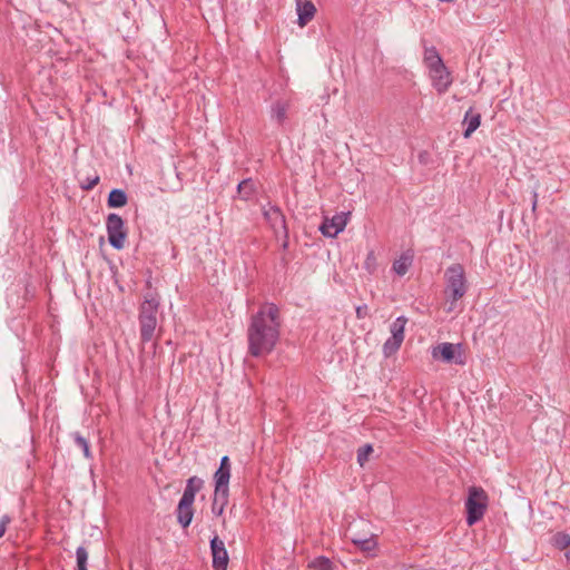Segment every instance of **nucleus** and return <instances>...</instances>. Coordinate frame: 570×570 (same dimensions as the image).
<instances>
[{"instance_id":"nucleus-1","label":"nucleus","mask_w":570,"mask_h":570,"mask_svg":"<svg viewBox=\"0 0 570 570\" xmlns=\"http://www.w3.org/2000/svg\"><path fill=\"white\" fill-rule=\"evenodd\" d=\"M278 307L266 304L252 316V356L269 353L279 336Z\"/></svg>"},{"instance_id":"nucleus-2","label":"nucleus","mask_w":570,"mask_h":570,"mask_svg":"<svg viewBox=\"0 0 570 570\" xmlns=\"http://www.w3.org/2000/svg\"><path fill=\"white\" fill-rule=\"evenodd\" d=\"M159 301L153 295L145 297L139 309L140 338L144 343L150 342L157 327V313Z\"/></svg>"},{"instance_id":"nucleus-3","label":"nucleus","mask_w":570,"mask_h":570,"mask_svg":"<svg viewBox=\"0 0 570 570\" xmlns=\"http://www.w3.org/2000/svg\"><path fill=\"white\" fill-rule=\"evenodd\" d=\"M489 503L487 492L481 487H471L465 500V521L468 525L478 523L484 515Z\"/></svg>"},{"instance_id":"nucleus-4","label":"nucleus","mask_w":570,"mask_h":570,"mask_svg":"<svg viewBox=\"0 0 570 570\" xmlns=\"http://www.w3.org/2000/svg\"><path fill=\"white\" fill-rule=\"evenodd\" d=\"M446 292L450 293L452 302L462 298L466 292L465 274L462 265L452 264L445 271Z\"/></svg>"},{"instance_id":"nucleus-5","label":"nucleus","mask_w":570,"mask_h":570,"mask_svg":"<svg viewBox=\"0 0 570 570\" xmlns=\"http://www.w3.org/2000/svg\"><path fill=\"white\" fill-rule=\"evenodd\" d=\"M108 242L115 249H121L125 246L127 229L124 219L115 213L107 216L106 220Z\"/></svg>"},{"instance_id":"nucleus-6","label":"nucleus","mask_w":570,"mask_h":570,"mask_svg":"<svg viewBox=\"0 0 570 570\" xmlns=\"http://www.w3.org/2000/svg\"><path fill=\"white\" fill-rule=\"evenodd\" d=\"M432 357L448 364L464 365L465 357L462 352V344L440 343L432 348Z\"/></svg>"},{"instance_id":"nucleus-7","label":"nucleus","mask_w":570,"mask_h":570,"mask_svg":"<svg viewBox=\"0 0 570 570\" xmlns=\"http://www.w3.org/2000/svg\"><path fill=\"white\" fill-rule=\"evenodd\" d=\"M262 215L266 223L269 225L276 238L279 237V234H285V229H287L286 220L283 212L276 205H272L267 203L262 206Z\"/></svg>"},{"instance_id":"nucleus-8","label":"nucleus","mask_w":570,"mask_h":570,"mask_svg":"<svg viewBox=\"0 0 570 570\" xmlns=\"http://www.w3.org/2000/svg\"><path fill=\"white\" fill-rule=\"evenodd\" d=\"M348 216L350 212H341L331 218L325 217L318 229L323 236L334 238L346 227Z\"/></svg>"},{"instance_id":"nucleus-9","label":"nucleus","mask_w":570,"mask_h":570,"mask_svg":"<svg viewBox=\"0 0 570 570\" xmlns=\"http://www.w3.org/2000/svg\"><path fill=\"white\" fill-rule=\"evenodd\" d=\"M429 75L432 80L433 88L440 94H444L448 91L450 86L452 85L451 72L444 65V62L429 68Z\"/></svg>"},{"instance_id":"nucleus-10","label":"nucleus","mask_w":570,"mask_h":570,"mask_svg":"<svg viewBox=\"0 0 570 570\" xmlns=\"http://www.w3.org/2000/svg\"><path fill=\"white\" fill-rule=\"evenodd\" d=\"M210 552L213 557L214 570H226L229 561L225 543L217 534L210 540Z\"/></svg>"},{"instance_id":"nucleus-11","label":"nucleus","mask_w":570,"mask_h":570,"mask_svg":"<svg viewBox=\"0 0 570 570\" xmlns=\"http://www.w3.org/2000/svg\"><path fill=\"white\" fill-rule=\"evenodd\" d=\"M296 1V12H297V23L301 27L306 26L315 16L316 8L311 0H295Z\"/></svg>"},{"instance_id":"nucleus-12","label":"nucleus","mask_w":570,"mask_h":570,"mask_svg":"<svg viewBox=\"0 0 570 570\" xmlns=\"http://www.w3.org/2000/svg\"><path fill=\"white\" fill-rule=\"evenodd\" d=\"M229 479H230V461L227 455H224L220 459L219 466L214 474L215 487L228 488Z\"/></svg>"},{"instance_id":"nucleus-13","label":"nucleus","mask_w":570,"mask_h":570,"mask_svg":"<svg viewBox=\"0 0 570 570\" xmlns=\"http://www.w3.org/2000/svg\"><path fill=\"white\" fill-rule=\"evenodd\" d=\"M177 521L183 528H187L194 517L193 502L180 499L177 507Z\"/></svg>"},{"instance_id":"nucleus-14","label":"nucleus","mask_w":570,"mask_h":570,"mask_svg":"<svg viewBox=\"0 0 570 570\" xmlns=\"http://www.w3.org/2000/svg\"><path fill=\"white\" fill-rule=\"evenodd\" d=\"M463 125L466 126L463 131V137L469 138L481 125V115L473 112V108L470 107L463 118Z\"/></svg>"},{"instance_id":"nucleus-15","label":"nucleus","mask_w":570,"mask_h":570,"mask_svg":"<svg viewBox=\"0 0 570 570\" xmlns=\"http://www.w3.org/2000/svg\"><path fill=\"white\" fill-rule=\"evenodd\" d=\"M204 481L197 476H191L187 480L183 497L180 499H185L194 503L195 495L203 488Z\"/></svg>"},{"instance_id":"nucleus-16","label":"nucleus","mask_w":570,"mask_h":570,"mask_svg":"<svg viewBox=\"0 0 570 570\" xmlns=\"http://www.w3.org/2000/svg\"><path fill=\"white\" fill-rule=\"evenodd\" d=\"M412 263H413V254L410 250H407L393 262L392 269L399 276H403L407 273Z\"/></svg>"},{"instance_id":"nucleus-17","label":"nucleus","mask_w":570,"mask_h":570,"mask_svg":"<svg viewBox=\"0 0 570 570\" xmlns=\"http://www.w3.org/2000/svg\"><path fill=\"white\" fill-rule=\"evenodd\" d=\"M127 200V194L122 189L115 188L108 195L107 205L110 208H119L125 206Z\"/></svg>"},{"instance_id":"nucleus-18","label":"nucleus","mask_w":570,"mask_h":570,"mask_svg":"<svg viewBox=\"0 0 570 570\" xmlns=\"http://www.w3.org/2000/svg\"><path fill=\"white\" fill-rule=\"evenodd\" d=\"M423 61L426 68L435 67L443 62L442 57L434 46L424 48Z\"/></svg>"},{"instance_id":"nucleus-19","label":"nucleus","mask_w":570,"mask_h":570,"mask_svg":"<svg viewBox=\"0 0 570 570\" xmlns=\"http://www.w3.org/2000/svg\"><path fill=\"white\" fill-rule=\"evenodd\" d=\"M352 542L363 552L371 553L377 546L374 535L368 538H353Z\"/></svg>"},{"instance_id":"nucleus-20","label":"nucleus","mask_w":570,"mask_h":570,"mask_svg":"<svg viewBox=\"0 0 570 570\" xmlns=\"http://www.w3.org/2000/svg\"><path fill=\"white\" fill-rule=\"evenodd\" d=\"M407 322V318L405 316H399L396 320L391 324V336H394L399 340H404V328L405 324Z\"/></svg>"},{"instance_id":"nucleus-21","label":"nucleus","mask_w":570,"mask_h":570,"mask_svg":"<svg viewBox=\"0 0 570 570\" xmlns=\"http://www.w3.org/2000/svg\"><path fill=\"white\" fill-rule=\"evenodd\" d=\"M402 340H399L394 336H391L389 337L384 344H383V348H382V352L384 354L385 357H390L392 356L393 354H395L399 348L401 347L402 345Z\"/></svg>"},{"instance_id":"nucleus-22","label":"nucleus","mask_w":570,"mask_h":570,"mask_svg":"<svg viewBox=\"0 0 570 570\" xmlns=\"http://www.w3.org/2000/svg\"><path fill=\"white\" fill-rule=\"evenodd\" d=\"M308 568L312 570H333V562L325 556L314 558L308 563Z\"/></svg>"},{"instance_id":"nucleus-23","label":"nucleus","mask_w":570,"mask_h":570,"mask_svg":"<svg viewBox=\"0 0 570 570\" xmlns=\"http://www.w3.org/2000/svg\"><path fill=\"white\" fill-rule=\"evenodd\" d=\"M72 438H73L75 444L81 449L83 456L89 460L92 459V453L90 451L89 441L85 436H82L79 432L72 433Z\"/></svg>"},{"instance_id":"nucleus-24","label":"nucleus","mask_w":570,"mask_h":570,"mask_svg":"<svg viewBox=\"0 0 570 570\" xmlns=\"http://www.w3.org/2000/svg\"><path fill=\"white\" fill-rule=\"evenodd\" d=\"M552 544L559 549L564 550L570 547V534L566 532H557L552 537Z\"/></svg>"},{"instance_id":"nucleus-25","label":"nucleus","mask_w":570,"mask_h":570,"mask_svg":"<svg viewBox=\"0 0 570 570\" xmlns=\"http://www.w3.org/2000/svg\"><path fill=\"white\" fill-rule=\"evenodd\" d=\"M374 448L372 444L366 443L357 450V462L363 466L367 461L368 456L373 453Z\"/></svg>"},{"instance_id":"nucleus-26","label":"nucleus","mask_w":570,"mask_h":570,"mask_svg":"<svg viewBox=\"0 0 570 570\" xmlns=\"http://www.w3.org/2000/svg\"><path fill=\"white\" fill-rule=\"evenodd\" d=\"M77 558V568L78 570H88L87 561H88V551L85 547H78L76 550Z\"/></svg>"},{"instance_id":"nucleus-27","label":"nucleus","mask_w":570,"mask_h":570,"mask_svg":"<svg viewBox=\"0 0 570 570\" xmlns=\"http://www.w3.org/2000/svg\"><path fill=\"white\" fill-rule=\"evenodd\" d=\"M213 501L226 507L228 503V488L215 487Z\"/></svg>"},{"instance_id":"nucleus-28","label":"nucleus","mask_w":570,"mask_h":570,"mask_svg":"<svg viewBox=\"0 0 570 570\" xmlns=\"http://www.w3.org/2000/svg\"><path fill=\"white\" fill-rule=\"evenodd\" d=\"M286 117V108L284 105L277 102L272 107V118L282 122Z\"/></svg>"},{"instance_id":"nucleus-29","label":"nucleus","mask_w":570,"mask_h":570,"mask_svg":"<svg viewBox=\"0 0 570 570\" xmlns=\"http://www.w3.org/2000/svg\"><path fill=\"white\" fill-rule=\"evenodd\" d=\"M364 268L368 273H374V271L376 269V257H375V253L373 250L368 252V254L365 258V262H364Z\"/></svg>"},{"instance_id":"nucleus-30","label":"nucleus","mask_w":570,"mask_h":570,"mask_svg":"<svg viewBox=\"0 0 570 570\" xmlns=\"http://www.w3.org/2000/svg\"><path fill=\"white\" fill-rule=\"evenodd\" d=\"M249 184V178H246V179H243L239 184H238V194L242 195V199L243 200H246L247 197H248V193L246 191V188Z\"/></svg>"},{"instance_id":"nucleus-31","label":"nucleus","mask_w":570,"mask_h":570,"mask_svg":"<svg viewBox=\"0 0 570 570\" xmlns=\"http://www.w3.org/2000/svg\"><path fill=\"white\" fill-rule=\"evenodd\" d=\"M11 522V518L8 514H4L0 519V538H2L7 531L8 524Z\"/></svg>"},{"instance_id":"nucleus-32","label":"nucleus","mask_w":570,"mask_h":570,"mask_svg":"<svg viewBox=\"0 0 570 570\" xmlns=\"http://www.w3.org/2000/svg\"><path fill=\"white\" fill-rule=\"evenodd\" d=\"M277 240H282L281 247L283 250H286L288 248L289 242H288V229H285V234H279V237L276 238Z\"/></svg>"},{"instance_id":"nucleus-33","label":"nucleus","mask_w":570,"mask_h":570,"mask_svg":"<svg viewBox=\"0 0 570 570\" xmlns=\"http://www.w3.org/2000/svg\"><path fill=\"white\" fill-rule=\"evenodd\" d=\"M224 510H225V505H223V504L219 505L218 503L213 501V503H212L213 514H215L216 517H219L223 514Z\"/></svg>"},{"instance_id":"nucleus-34","label":"nucleus","mask_w":570,"mask_h":570,"mask_svg":"<svg viewBox=\"0 0 570 570\" xmlns=\"http://www.w3.org/2000/svg\"><path fill=\"white\" fill-rule=\"evenodd\" d=\"M98 183H99V177L96 176L92 179H88V181L86 184L81 185V187L85 190H89V189H92Z\"/></svg>"},{"instance_id":"nucleus-35","label":"nucleus","mask_w":570,"mask_h":570,"mask_svg":"<svg viewBox=\"0 0 570 570\" xmlns=\"http://www.w3.org/2000/svg\"><path fill=\"white\" fill-rule=\"evenodd\" d=\"M356 317L357 318H364L367 315V306L362 305L356 307Z\"/></svg>"},{"instance_id":"nucleus-36","label":"nucleus","mask_w":570,"mask_h":570,"mask_svg":"<svg viewBox=\"0 0 570 570\" xmlns=\"http://www.w3.org/2000/svg\"><path fill=\"white\" fill-rule=\"evenodd\" d=\"M537 204H538V193L537 191H533L532 193V212H535L537 209Z\"/></svg>"},{"instance_id":"nucleus-37","label":"nucleus","mask_w":570,"mask_h":570,"mask_svg":"<svg viewBox=\"0 0 570 570\" xmlns=\"http://www.w3.org/2000/svg\"><path fill=\"white\" fill-rule=\"evenodd\" d=\"M564 557L570 560V546H569V550L564 553Z\"/></svg>"},{"instance_id":"nucleus-38","label":"nucleus","mask_w":570,"mask_h":570,"mask_svg":"<svg viewBox=\"0 0 570 570\" xmlns=\"http://www.w3.org/2000/svg\"><path fill=\"white\" fill-rule=\"evenodd\" d=\"M281 262H282V264H283L284 266H286V265H287V261H286V258H285V257H282Z\"/></svg>"}]
</instances>
